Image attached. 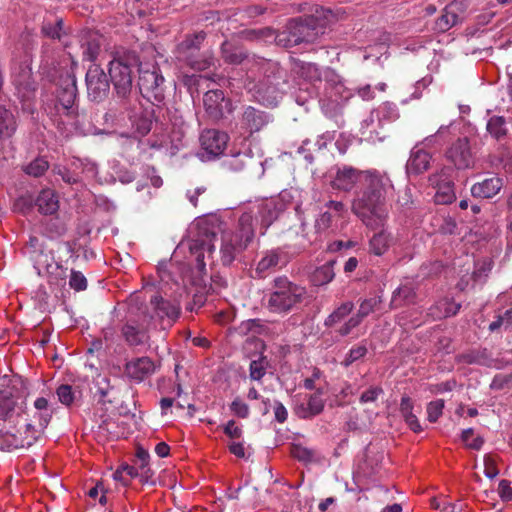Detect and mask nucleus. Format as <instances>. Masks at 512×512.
I'll use <instances>...</instances> for the list:
<instances>
[{"label":"nucleus","mask_w":512,"mask_h":512,"mask_svg":"<svg viewBox=\"0 0 512 512\" xmlns=\"http://www.w3.org/2000/svg\"><path fill=\"white\" fill-rule=\"evenodd\" d=\"M32 434L28 422L23 425V429H16L12 426L3 425L0 427V450L11 452L17 449H25L31 447L36 441L27 442L26 437Z\"/></svg>","instance_id":"obj_14"},{"label":"nucleus","mask_w":512,"mask_h":512,"mask_svg":"<svg viewBox=\"0 0 512 512\" xmlns=\"http://www.w3.org/2000/svg\"><path fill=\"white\" fill-rule=\"evenodd\" d=\"M270 367L271 365L268 358L261 355L258 359L250 362L249 376L254 381H261Z\"/></svg>","instance_id":"obj_47"},{"label":"nucleus","mask_w":512,"mask_h":512,"mask_svg":"<svg viewBox=\"0 0 512 512\" xmlns=\"http://www.w3.org/2000/svg\"><path fill=\"white\" fill-rule=\"evenodd\" d=\"M367 352L368 350L365 345L353 347L349 350L345 359L341 362V365L347 368L350 365H352L355 361L363 358L367 354Z\"/></svg>","instance_id":"obj_54"},{"label":"nucleus","mask_w":512,"mask_h":512,"mask_svg":"<svg viewBox=\"0 0 512 512\" xmlns=\"http://www.w3.org/2000/svg\"><path fill=\"white\" fill-rule=\"evenodd\" d=\"M56 394L58 396V400L66 406H70L74 401V393L70 385H60L56 390Z\"/></svg>","instance_id":"obj_60"},{"label":"nucleus","mask_w":512,"mask_h":512,"mask_svg":"<svg viewBox=\"0 0 512 512\" xmlns=\"http://www.w3.org/2000/svg\"><path fill=\"white\" fill-rule=\"evenodd\" d=\"M140 65L139 56L135 51L118 53L109 63V75L117 97H125L132 92V68Z\"/></svg>","instance_id":"obj_6"},{"label":"nucleus","mask_w":512,"mask_h":512,"mask_svg":"<svg viewBox=\"0 0 512 512\" xmlns=\"http://www.w3.org/2000/svg\"><path fill=\"white\" fill-rule=\"evenodd\" d=\"M459 360L466 364H477L488 367L492 364V355L487 348L469 350L459 355Z\"/></svg>","instance_id":"obj_39"},{"label":"nucleus","mask_w":512,"mask_h":512,"mask_svg":"<svg viewBox=\"0 0 512 512\" xmlns=\"http://www.w3.org/2000/svg\"><path fill=\"white\" fill-rule=\"evenodd\" d=\"M23 413L18 398L14 396L12 389L0 390V419L12 421L14 417H19Z\"/></svg>","instance_id":"obj_27"},{"label":"nucleus","mask_w":512,"mask_h":512,"mask_svg":"<svg viewBox=\"0 0 512 512\" xmlns=\"http://www.w3.org/2000/svg\"><path fill=\"white\" fill-rule=\"evenodd\" d=\"M207 34L201 30L192 34L186 35L185 39L178 45V52L182 60H188L190 55H195L199 51Z\"/></svg>","instance_id":"obj_31"},{"label":"nucleus","mask_w":512,"mask_h":512,"mask_svg":"<svg viewBox=\"0 0 512 512\" xmlns=\"http://www.w3.org/2000/svg\"><path fill=\"white\" fill-rule=\"evenodd\" d=\"M360 324L361 322L353 315L336 330V333L340 337H346Z\"/></svg>","instance_id":"obj_63"},{"label":"nucleus","mask_w":512,"mask_h":512,"mask_svg":"<svg viewBox=\"0 0 512 512\" xmlns=\"http://www.w3.org/2000/svg\"><path fill=\"white\" fill-rule=\"evenodd\" d=\"M272 121L271 114L253 106L245 107L240 118L241 128L249 134L259 132Z\"/></svg>","instance_id":"obj_20"},{"label":"nucleus","mask_w":512,"mask_h":512,"mask_svg":"<svg viewBox=\"0 0 512 512\" xmlns=\"http://www.w3.org/2000/svg\"><path fill=\"white\" fill-rule=\"evenodd\" d=\"M251 70L255 67L263 78L255 86L256 99L265 106L274 107L282 99L289 87L287 71L277 62L253 56Z\"/></svg>","instance_id":"obj_2"},{"label":"nucleus","mask_w":512,"mask_h":512,"mask_svg":"<svg viewBox=\"0 0 512 512\" xmlns=\"http://www.w3.org/2000/svg\"><path fill=\"white\" fill-rule=\"evenodd\" d=\"M190 253L195 256V264L192 268V283L198 287L195 294V302L202 305L204 303L203 295L207 294L211 288L208 282L206 263L204 261V253L207 252L206 247H197V249H189Z\"/></svg>","instance_id":"obj_16"},{"label":"nucleus","mask_w":512,"mask_h":512,"mask_svg":"<svg viewBox=\"0 0 512 512\" xmlns=\"http://www.w3.org/2000/svg\"><path fill=\"white\" fill-rule=\"evenodd\" d=\"M152 319L153 316L146 311L128 318L121 328L126 343L130 346L145 344L149 340L148 326Z\"/></svg>","instance_id":"obj_10"},{"label":"nucleus","mask_w":512,"mask_h":512,"mask_svg":"<svg viewBox=\"0 0 512 512\" xmlns=\"http://www.w3.org/2000/svg\"><path fill=\"white\" fill-rule=\"evenodd\" d=\"M41 34L46 38L61 41L67 35L63 18L58 16L45 17L41 24Z\"/></svg>","instance_id":"obj_32"},{"label":"nucleus","mask_w":512,"mask_h":512,"mask_svg":"<svg viewBox=\"0 0 512 512\" xmlns=\"http://www.w3.org/2000/svg\"><path fill=\"white\" fill-rule=\"evenodd\" d=\"M486 130L491 137L502 141L508 132L507 121L503 116L494 115L488 120Z\"/></svg>","instance_id":"obj_43"},{"label":"nucleus","mask_w":512,"mask_h":512,"mask_svg":"<svg viewBox=\"0 0 512 512\" xmlns=\"http://www.w3.org/2000/svg\"><path fill=\"white\" fill-rule=\"evenodd\" d=\"M77 96L76 78L72 74L62 76L56 90V98L45 107L50 119L58 129L76 127L78 124V107L75 104Z\"/></svg>","instance_id":"obj_3"},{"label":"nucleus","mask_w":512,"mask_h":512,"mask_svg":"<svg viewBox=\"0 0 512 512\" xmlns=\"http://www.w3.org/2000/svg\"><path fill=\"white\" fill-rule=\"evenodd\" d=\"M216 58L212 50H207L200 55H190L186 64L197 71H204L215 66Z\"/></svg>","instance_id":"obj_42"},{"label":"nucleus","mask_w":512,"mask_h":512,"mask_svg":"<svg viewBox=\"0 0 512 512\" xmlns=\"http://www.w3.org/2000/svg\"><path fill=\"white\" fill-rule=\"evenodd\" d=\"M220 56L226 64L240 65L249 59L248 51L237 41L225 40L220 45Z\"/></svg>","instance_id":"obj_26"},{"label":"nucleus","mask_w":512,"mask_h":512,"mask_svg":"<svg viewBox=\"0 0 512 512\" xmlns=\"http://www.w3.org/2000/svg\"><path fill=\"white\" fill-rule=\"evenodd\" d=\"M243 37L246 40L254 41L263 38H270L274 35V30L272 28L266 27L262 29H252L246 30L242 32Z\"/></svg>","instance_id":"obj_55"},{"label":"nucleus","mask_w":512,"mask_h":512,"mask_svg":"<svg viewBox=\"0 0 512 512\" xmlns=\"http://www.w3.org/2000/svg\"><path fill=\"white\" fill-rule=\"evenodd\" d=\"M120 99V106L121 108L127 112V115L129 119L135 118L140 110H141V104L138 101L136 95H133L132 93L125 97H118Z\"/></svg>","instance_id":"obj_50"},{"label":"nucleus","mask_w":512,"mask_h":512,"mask_svg":"<svg viewBox=\"0 0 512 512\" xmlns=\"http://www.w3.org/2000/svg\"><path fill=\"white\" fill-rule=\"evenodd\" d=\"M361 185L353 200L352 212L370 229L385 226L388 216L385 195L391 186L389 177L377 170H368Z\"/></svg>","instance_id":"obj_1"},{"label":"nucleus","mask_w":512,"mask_h":512,"mask_svg":"<svg viewBox=\"0 0 512 512\" xmlns=\"http://www.w3.org/2000/svg\"><path fill=\"white\" fill-rule=\"evenodd\" d=\"M290 453L293 458L305 463L312 462L315 457L314 450L304 447L300 444L292 445Z\"/></svg>","instance_id":"obj_52"},{"label":"nucleus","mask_w":512,"mask_h":512,"mask_svg":"<svg viewBox=\"0 0 512 512\" xmlns=\"http://www.w3.org/2000/svg\"><path fill=\"white\" fill-rule=\"evenodd\" d=\"M484 474L486 477L493 479L499 474V470L496 467L495 460L492 456L486 455L484 457Z\"/></svg>","instance_id":"obj_64"},{"label":"nucleus","mask_w":512,"mask_h":512,"mask_svg":"<svg viewBox=\"0 0 512 512\" xmlns=\"http://www.w3.org/2000/svg\"><path fill=\"white\" fill-rule=\"evenodd\" d=\"M138 87L141 95L151 103L165 99V80L156 64L139 65Z\"/></svg>","instance_id":"obj_7"},{"label":"nucleus","mask_w":512,"mask_h":512,"mask_svg":"<svg viewBox=\"0 0 512 512\" xmlns=\"http://www.w3.org/2000/svg\"><path fill=\"white\" fill-rule=\"evenodd\" d=\"M431 155L423 149L415 146L406 164V171L409 175H419L430 167Z\"/></svg>","instance_id":"obj_30"},{"label":"nucleus","mask_w":512,"mask_h":512,"mask_svg":"<svg viewBox=\"0 0 512 512\" xmlns=\"http://www.w3.org/2000/svg\"><path fill=\"white\" fill-rule=\"evenodd\" d=\"M446 160L457 170L471 169L475 165V155L467 137H459L447 148Z\"/></svg>","instance_id":"obj_11"},{"label":"nucleus","mask_w":512,"mask_h":512,"mask_svg":"<svg viewBox=\"0 0 512 512\" xmlns=\"http://www.w3.org/2000/svg\"><path fill=\"white\" fill-rule=\"evenodd\" d=\"M354 309V303L347 301L337 307L326 319L324 320V326L326 328L334 327L336 324L344 320Z\"/></svg>","instance_id":"obj_45"},{"label":"nucleus","mask_w":512,"mask_h":512,"mask_svg":"<svg viewBox=\"0 0 512 512\" xmlns=\"http://www.w3.org/2000/svg\"><path fill=\"white\" fill-rule=\"evenodd\" d=\"M231 233L232 235H236L237 238L248 247L255 235L253 217L249 213L242 214L238 221L237 231H231Z\"/></svg>","instance_id":"obj_38"},{"label":"nucleus","mask_w":512,"mask_h":512,"mask_svg":"<svg viewBox=\"0 0 512 512\" xmlns=\"http://www.w3.org/2000/svg\"><path fill=\"white\" fill-rule=\"evenodd\" d=\"M150 306L154 311L153 317H157L159 320H167V325L172 324L180 316V305L170 300L164 299L161 295H153L150 299Z\"/></svg>","instance_id":"obj_25"},{"label":"nucleus","mask_w":512,"mask_h":512,"mask_svg":"<svg viewBox=\"0 0 512 512\" xmlns=\"http://www.w3.org/2000/svg\"><path fill=\"white\" fill-rule=\"evenodd\" d=\"M400 414L412 431H414L415 433H419L422 431V427L416 415L413 414V402L410 397L403 396L401 398Z\"/></svg>","instance_id":"obj_41"},{"label":"nucleus","mask_w":512,"mask_h":512,"mask_svg":"<svg viewBox=\"0 0 512 512\" xmlns=\"http://www.w3.org/2000/svg\"><path fill=\"white\" fill-rule=\"evenodd\" d=\"M231 412L239 418H247L250 413L249 406L240 398L236 397L230 404Z\"/></svg>","instance_id":"obj_59"},{"label":"nucleus","mask_w":512,"mask_h":512,"mask_svg":"<svg viewBox=\"0 0 512 512\" xmlns=\"http://www.w3.org/2000/svg\"><path fill=\"white\" fill-rule=\"evenodd\" d=\"M69 286L75 291H83L87 288V279L81 272L72 270Z\"/></svg>","instance_id":"obj_61"},{"label":"nucleus","mask_w":512,"mask_h":512,"mask_svg":"<svg viewBox=\"0 0 512 512\" xmlns=\"http://www.w3.org/2000/svg\"><path fill=\"white\" fill-rule=\"evenodd\" d=\"M246 248L247 246L236 235H232L231 231L223 234L219 250L221 264L230 267Z\"/></svg>","instance_id":"obj_24"},{"label":"nucleus","mask_w":512,"mask_h":512,"mask_svg":"<svg viewBox=\"0 0 512 512\" xmlns=\"http://www.w3.org/2000/svg\"><path fill=\"white\" fill-rule=\"evenodd\" d=\"M503 186V181L497 176L486 178L481 182L475 183L471 187V194L475 198L488 199L499 193Z\"/></svg>","instance_id":"obj_29"},{"label":"nucleus","mask_w":512,"mask_h":512,"mask_svg":"<svg viewBox=\"0 0 512 512\" xmlns=\"http://www.w3.org/2000/svg\"><path fill=\"white\" fill-rule=\"evenodd\" d=\"M228 140L229 136L227 133L216 129L204 130L200 135L201 147L209 160L223 153Z\"/></svg>","instance_id":"obj_18"},{"label":"nucleus","mask_w":512,"mask_h":512,"mask_svg":"<svg viewBox=\"0 0 512 512\" xmlns=\"http://www.w3.org/2000/svg\"><path fill=\"white\" fill-rule=\"evenodd\" d=\"M289 257L282 249H272L264 253L263 257L257 263L255 277L265 278L268 273L276 268L284 267L288 264Z\"/></svg>","instance_id":"obj_22"},{"label":"nucleus","mask_w":512,"mask_h":512,"mask_svg":"<svg viewBox=\"0 0 512 512\" xmlns=\"http://www.w3.org/2000/svg\"><path fill=\"white\" fill-rule=\"evenodd\" d=\"M17 116L5 105H0V136L4 139H11L17 132Z\"/></svg>","instance_id":"obj_34"},{"label":"nucleus","mask_w":512,"mask_h":512,"mask_svg":"<svg viewBox=\"0 0 512 512\" xmlns=\"http://www.w3.org/2000/svg\"><path fill=\"white\" fill-rule=\"evenodd\" d=\"M415 297L416 292L414 287L409 283L403 284L396 290H394L390 302V307L392 309H397L405 305L414 303Z\"/></svg>","instance_id":"obj_37"},{"label":"nucleus","mask_w":512,"mask_h":512,"mask_svg":"<svg viewBox=\"0 0 512 512\" xmlns=\"http://www.w3.org/2000/svg\"><path fill=\"white\" fill-rule=\"evenodd\" d=\"M432 225L435 230L444 235L455 234L457 223L455 219L449 215H435L432 218Z\"/></svg>","instance_id":"obj_46"},{"label":"nucleus","mask_w":512,"mask_h":512,"mask_svg":"<svg viewBox=\"0 0 512 512\" xmlns=\"http://www.w3.org/2000/svg\"><path fill=\"white\" fill-rule=\"evenodd\" d=\"M48 168V161L43 157H38L24 166L23 171L29 176L38 178L43 176Z\"/></svg>","instance_id":"obj_48"},{"label":"nucleus","mask_w":512,"mask_h":512,"mask_svg":"<svg viewBox=\"0 0 512 512\" xmlns=\"http://www.w3.org/2000/svg\"><path fill=\"white\" fill-rule=\"evenodd\" d=\"M54 413L53 405L45 397H38L33 408L27 414L28 427L31 428L32 434L26 437L27 442L38 441L44 434L45 429L49 425Z\"/></svg>","instance_id":"obj_9"},{"label":"nucleus","mask_w":512,"mask_h":512,"mask_svg":"<svg viewBox=\"0 0 512 512\" xmlns=\"http://www.w3.org/2000/svg\"><path fill=\"white\" fill-rule=\"evenodd\" d=\"M255 164L256 161L252 156L241 152L227 156L223 161L225 169L236 173L248 171Z\"/></svg>","instance_id":"obj_33"},{"label":"nucleus","mask_w":512,"mask_h":512,"mask_svg":"<svg viewBox=\"0 0 512 512\" xmlns=\"http://www.w3.org/2000/svg\"><path fill=\"white\" fill-rule=\"evenodd\" d=\"M83 57L88 61L96 60L100 52V42L95 35H90L85 42L82 43Z\"/></svg>","instance_id":"obj_49"},{"label":"nucleus","mask_w":512,"mask_h":512,"mask_svg":"<svg viewBox=\"0 0 512 512\" xmlns=\"http://www.w3.org/2000/svg\"><path fill=\"white\" fill-rule=\"evenodd\" d=\"M203 104L210 120L219 122L233 110L232 102L227 99L222 90H210L204 94Z\"/></svg>","instance_id":"obj_17"},{"label":"nucleus","mask_w":512,"mask_h":512,"mask_svg":"<svg viewBox=\"0 0 512 512\" xmlns=\"http://www.w3.org/2000/svg\"><path fill=\"white\" fill-rule=\"evenodd\" d=\"M334 264L335 261H329L321 267L316 268L311 276L313 285L323 286L331 282L335 277L333 269Z\"/></svg>","instance_id":"obj_44"},{"label":"nucleus","mask_w":512,"mask_h":512,"mask_svg":"<svg viewBox=\"0 0 512 512\" xmlns=\"http://www.w3.org/2000/svg\"><path fill=\"white\" fill-rule=\"evenodd\" d=\"M287 24L296 45L303 42L312 43L325 31V22L320 19L319 15L293 18Z\"/></svg>","instance_id":"obj_8"},{"label":"nucleus","mask_w":512,"mask_h":512,"mask_svg":"<svg viewBox=\"0 0 512 512\" xmlns=\"http://www.w3.org/2000/svg\"><path fill=\"white\" fill-rule=\"evenodd\" d=\"M12 83L21 102H29L35 97L37 83L32 69L27 63H19L12 72Z\"/></svg>","instance_id":"obj_13"},{"label":"nucleus","mask_w":512,"mask_h":512,"mask_svg":"<svg viewBox=\"0 0 512 512\" xmlns=\"http://www.w3.org/2000/svg\"><path fill=\"white\" fill-rule=\"evenodd\" d=\"M322 390L317 389V391L309 396L307 404V409L313 414L314 417L319 415L324 409V400L321 398Z\"/></svg>","instance_id":"obj_53"},{"label":"nucleus","mask_w":512,"mask_h":512,"mask_svg":"<svg viewBox=\"0 0 512 512\" xmlns=\"http://www.w3.org/2000/svg\"><path fill=\"white\" fill-rule=\"evenodd\" d=\"M156 371L154 361L147 357L142 356L128 361L124 366L125 376L136 383L144 381Z\"/></svg>","instance_id":"obj_21"},{"label":"nucleus","mask_w":512,"mask_h":512,"mask_svg":"<svg viewBox=\"0 0 512 512\" xmlns=\"http://www.w3.org/2000/svg\"><path fill=\"white\" fill-rule=\"evenodd\" d=\"M96 393L99 395L100 397V401L102 402H108V403H112L111 400H107L106 397L108 396L109 394V391L111 389V386H110V381L107 377H102L100 379L97 380L96 382Z\"/></svg>","instance_id":"obj_62"},{"label":"nucleus","mask_w":512,"mask_h":512,"mask_svg":"<svg viewBox=\"0 0 512 512\" xmlns=\"http://www.w3.org/2000/svg\"><path fill=\"white\" fill-rule=\"evenodd\" d=\"M381 303V298H368L361 301L359 309L354 316L362 323V321L370 315L378 304Z\"/></svg>","instance_id":"obj_51"},{"label":"nucleus","mask_w":512,"mask_h":512,"mask_svg":"<svg viewBox=\"0 0 512 512\" xmlns=\"http://www.w3.org/2000/svg\"><path fill=\"white\" fill-rule=\"evenodd\" d=\"M291 34H292L291 30L288 29V24H286L283 31L278 32V33H276L274 31L273 36H274V40L277 45L285 47V48H290V47L296 46V43H294V41H293L294 38L291 37Z\"/></svg>","instance_id":"obj_58"},{"label":"nucleus","mask_w":512,"mask_h":512,"mask_svg":"<svg viewBox=\"0 0 512 512\" xmlns=\"http://www.w3.org/2000/svg\"><path fill=\"white\" fill-rule=\"evenodd\" d=\"M324 80L325 93L332 103L340 105L352 96L351 91L345 87L339 75L333 70L327 69L324 71Z\"/></svg>","instance_id":"obj_23"},{"label":"nucleus","mask_w":512,"mask_h":512,"mask_svg":"<svg viewBox=\"0 0 512 512\" xmlns=\"http://www.w3.org/2000/svg\"><path fill=\"white\" fill-rule=\"evenodd\" d=\"M366 171L358 170L349 165L338 167L336 174L331 181L334 189L349 192L357 183H362L365 178Z\"/></svg>","instance_id":"obj_19"},{"label":"nucleus","mask_w":512,"mask_h":512,"mask_svg":"<svg viewBox=\"0 0 512 512\" xmlns=\"http://www.w3.org/2000/svg\"><path fill=\"white\" fill-rule=\"evenodd\" d=\"M228 232L227 223L218 214H207L195 219L189 229V249L206 247L210 254L215 250L213 240Z\"/></svg>","instance_id":"obj_5"},{"label":"nucleus","mask_w":512,"mask_h":512,"mask_svg":"<svg viewBox=\"0 0 512 512\" xmlns=\"http://www.w3.org/2000/svg\"><path fill=\"white\" fill-rule=\"evenodd\" d=\"M465 11V5L461 1H452L443 11V14L436 21V29L446 32L460 21L461 14Z\"/></svg>","instance_id":"obj_28"},{"label":"nucleus","mask_w":512,"mask_h":512,"mask_svg":"<svg viewBox=\"0 0 512 512\" xmlns=\"http://www.w3.org/2000/svg\"><path fill=\"white\" fill-rule=\"evenodd\" d=\"M452 173L451 167H443L440 171L429 176L430 184L436 189L434 195L436 204H451L456 199Z\"/></svg>","instance_id":"obj_12"},{"label":"nucleus","mask_w":512,"mask_h":512,"mask_svg":"<svg viewBox=\"0 0 512 512\" xmlns=\"http://www.w3.org/2000/svg\"><path fill=\"white\" fill-rule=\"evenodd\" d=\"M85 81L90 100L100 102L108 96L110 81L100 66L91 65L86 73Z\"/></svg>","instance_id":"obj_15"},{"label":"nucleus","mask_w":512,"mask_h":512,"mask_svg":"<svg viewBox=\"0 0 512 512\" xmlns=\"http://www.w3.org/2000/svg\"><path fill=\"white\" fill-rule=\"evenodd\" d=\"M294 70L297 75L311 83L322 81V72L315 63L298 60L295 62Z\"/></svg>","instance_id":"obj_40"},{"label":"nucleus","mask_w":512,"mask_h":512,"mask_svg":"<svg viewBox=\"0 0 512 512\" xmlns=\"http://www.w3.org/2000/svg\"><path fill=\"white\" fill-rule=\"evenodd\" d=\"M35 205L44 215H52L59 209L58 198L51 189L42 190L36 198Z\"/></svg>","instance_id":"obj_36"},{"label":"nucleus","mask_w":512,"mask_h":512,"mask_svg":"<svg viewBox=\"0 0 512 512\" xmlns=\"http://www.w3.org/2000/svg\"><path fill=\"white\" fill-rule=\"evenodd\" d=\"M378 229H380V231L374 233L369 240V251L376 256H381L391 246L393 237L390 232L384 229V226Z\"/></svg>","instance_id":"obj_35"},{"label":"nucleus","mask_w":512,"mask_h":512,"mask_svg":"<svg viewBox=\"0 0 512 512\" xmlns=\"http://www.w3.org/2000/svg\"><path fill=\"white\" fill-rule=\"evenodd\" d=\"M267 308L276 314H287L298 308L307 297V289L289 280L287 276H277L271 282Z\"/></svg>","instance_id":"obj_4"},{"label":"nucleus","mask_w":512,"mask_h":512,"mask_svg":"<svg viewBox=\"0 0 512 512\" xmlns=\"http://www.w3.org/2000/svg\"><path fill=\"white\" fill-rule=\"evenodd\" d=\"M444 409V400L438 399L430 402L427 405V419L429 422H436L439 417L442 415Z\"/></svg>","instance_id":"obj_56"},{"label":"nucleus","mask_w":512,"mask_h":512,"mask_svg":"<svg viewBox=\"0 0 512 512\" xmlns=\"http://www.w3.org/2000/svg\"><path fill=\"white\" fill-rule=\"evenodd\" d=\"M332 225V215L330 212L325 211L320 213L314 223V229L316 234H322L327 231Z\"/></svg>","instance_id":"obj_57"}]
</instances>
